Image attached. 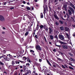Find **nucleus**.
<instances>
[{
	"mask_svg": "<svg viewBox=\"0 0 75 75\" xmlns=\"http://www.w3.org/2000/svg\"><path fill=\"white\" fill-rule=\"evenodd\" d=\"M70 5L71 6H72H72H74V5H73V4H72V3H70Z\"/></svg>",
	"mask_w": 75,
	"mask_h": 75,
	"instance_id": "680f3d73",
	"label": "nucleus"
},
{
	"mask_svg": "<svg viewBox=\"0 0 75 75\" xmlns=\"http://www.w3.org/2000/svg\"><path fill=\"white\" fill-rule=\"evenodd\" d=\"M43 17H44V16H43V14L42 13H40V18H43Z\"/></svg>",
	"mask_w": 75,
	"mask_h": 75,
	"instance_id": "6ab92c4d",
	"label": "nucleus"
},
{
	"mask_svg": "<svg viewBox=\"0 0 75 75\" xmlns=\"http://www.w3.org/2000/svg\"><path fill=\"white\" fill-rule=\"evenodd\" d=\"M69 9H70V10L71 11V10H72L73 9H73V8H72L71 7V6H70L69 8Z\"/></svg>",
	"mask_w": 75,
	"mask_h": 75,
	"instance_id": "79ce46f5",
	"label": "nucleus"
},
{
	"mask_svg": "<svg viewBox=\"0 0 75 75\" xmlns=\"http://www.w3.org/2000/svg\"><path fill=\"white\" fill-rule=\"evenodd\" d=\"M66 44H62L61 45H57V43H55V45L56 46V47H58L59 48H61L62 47L63 49L64 50H67L68 49V46Z\"/></svg>",
	"mask_w": 75,
	"mask_h": 75,
	"instance_id": "f257e3e1",
	"label": "nucleus"
},
{
	"mask_svg": "<svg viewBox=\"0 0 75 75\" xmlns=\"http://www.w3.org/2000/svg\"><path fill=\"white\" fill-rule=\"evenodd\" d=\"M37 34H39V35H41V32H39L38 31Z\"/></svg>",
	"mask_w": 75,
	"mask_h": 75,
	"instance_id": "58836bf2",
	"label": "nucleus"
},
{
	"mask_svg": "<svg viewBox=\"0 0 75 75\" xmlns=\"http://www.w3.org/2000/svg\"><path fill=\"white\" fill-rule=\"evenodd\" d=\"M27 61H28L30 60V59L28 57H27Z\"/></svg>",
	"mask_w": 75,
	"mask_h": 75,
	"instance_id": "0e129e2a",
	"label": "nucleus"
},
{
	"mask_svg": "<svg viewBox=\"0 0 75 75\" xmlns=\"http://www.w3.org/2000/svg\"><path fill=\"white\" fill-rule=\"evenodd\" d=\"M45 30L46 32H48V28H45Z\"/></svg>",
	"mask_w": 75,
	"mask_h": 75,
	"instance_id": "c9c22d12",
	"label": "nucleus"
},
{
	"mask_svg": "<svg viewBox=\"0 0 75 75\" xmlns=\"http://www.w3.org/2000/svg\"><path fill=\"white\" fill-rule=\"evenodd\" d=\"M36 48L38 50H39V51H41L42 50L41 47H40V46L38 45H36Z\"/></svg>",
	"mask_w": 75,
	"mask_h": 75,
	"instance_id": "423d86ee",
	"label": "nucleus"
},
{
	"mask_svg": "<svg viewBox=\"0 0 75 75\" xmlns=\"http://www.w3.org/2000/svg\"><path fill=\"white\" fill-rule=\"evenodd\" d=\"M60 29L62 31H64V27L63 26H61L60 27Z\"/></svg>",
	"mask_w": 75,
	"mask_h": 75,
	"instance_id": "dca6fc26",
	"label": "nucleus"
},
{
	"mask_svg": "<svg viewBox=\"0 0 75 75\" xmlns=\"http://www.w3.org/2000/svg\"><path fill=\"white\" fill-rule=\"evenodd\" d=\"M57 59L59 60V61H62L63 60L58 57L57 58Z\"/></svg>",
	"mask_w": 75,
	"mask_h": 75,
	"instance_id": "bb28decb",
	"label": "nucleus"
},
{
	"mask_svg": "<svg viewBox=\"0 0 75 75\" xmlns=\"http://www.w3.org/2000/svg\"><path fill=\"white\" fill-rule=\"evenodd\" d=\"M55 38L56 39V40H58V36L57 35H55L54 36Z\"/></svg>",
	"mask_w": 75,
	"mask_h": 75,
	"instance_id": "f704fd0d",
	"label": "nucleus"
},
{
	"mask_svg": "<svg viewBox=\"0 0 75 75\" xmlns=\"http://www.w3.org/2000/svg\"><path fill=\"white\" fill-rule=\"evenodd\" d=\"M38 24H37L36 28V30H38V29H39V25H38Z\"/></svg>",
	"mask_w": 75,
	"mask_h": 75,
	"instance_id": "4be33fe9",
	"label": "nucleus"
},
{
	"mask_svg": "<svg viewBox=\"0 0 75 75\" xmlns=\"http://www.w3.org/2000/svg\"><path fill=\"white\" fill-rule=\"evenodd\" d=\"M59 39L61 40H62L63 41H64V37L63 35H59Z\"/></svg>",
	"mask_w": 75,
	"mask_h": 75,
	"instance_id": "f03ea898",
	"label": "nucleus"
},
{
	"mask_svg": "<svg viewBox=\"0 0 75 75\" xmlns=\"http://www.w3.org/2000/svg\"><path fill=\"white\" fill-rule=\"evenodd\" d=\"M70 60H71V61H74V59H72V58H70Z\"/></svg>",
	"mask_w": 75,
	"mask_h": 75,
	"instance_id": "bf43d9fd",
	"label": "nucleus"
},
{
	"mask_svg": "<svg viewBox=\"0 0 75 75\" xmlns=\"http://www.w3.org/2000/svg\"><path fill=\"white\" fill-rule=\"evenodd\" d=\"M64 66L65 67H66V68H68V67L67 66L66 64H64Z\"/></svg>",
	"mask_w": 75,
	"mask_h": 75,
	"instance_id": "4d7b16f0",
	"label": "nucleus"
},
{
	"mask_svg": "<svg viewBox=\"0 0 75 75\" xmlns=\"http://www.w3.org/2000/svg\"><path fill=\"white\" fill-rule=\"evenodd\" d=\"M27 66H25L24 65H23V71L24 72H25V71H27V70H26V69H27Z\"/></svg>",
	"mask_w": 75,
	"mask_h": 75,
	"instance_id": "6e6552de",
	"label": "nucleus"
},
{
	"mask_svg": "<svg viewBox=\"0 0 75 75\" xmlns=\"http://www.w3.org/2000/svg\"><path fill=\"white\" fill-rule=\"evenodd\" d=\"M67 20H68V19L69 18V16L68 14H67Z\"/></svg>",
	"mask_w": 75,
	"mask_h": 75,
	"instance_id": "c03bdc74",
	"label": "nucleus"
},
{
	"mask_svg": "<svg viewBox=\"0 0 75 75\" xmlns=\"http://www.w3.org/2000/svg\"><path fill=\"white\" fill-rule=\"evenodd\" d=\"M53 16L54 17L55 19H57V20H59V18L57 15V13L55 12H54V13H53Z\"/></svg>",
	"mask_w": 75,
	"mask_h": 75,
	"instance_id": "20e7f679",
	"label": "nucleus"
},
{
	"mask_svg": "<svg viewBox=\"0 0 75 75\" xmlns=\"http://www.w3.org/2000/svg\"><path fill=\"white\" fill-rule=\"evenodd\" d=\"M59 22L60 24H64V22L63 21H62L61 20L59 21Z\"/></svg>",
	"mask_w": 75,
	"mask_h": 75,
	"instance_id": "7c9ffc66",
	"label": "nucleus"
},
{
	"mask_svg": "<svg viewBox=\"0 0 75 75\" xmlns=\"http://www.w3.org/2000/svg\"><path fill=\"white\" fill-rule=\"evenodd\" d=\"M72 7L73 8L74 10H75V6H74V5L72 6Z\"/></svg>",
	"mask_w": 75,
	"mask_h": 75,
	"instance_id": "13d9d810",
	"label": "nucleus"
},
{
	"mask_svg": "<svg viewBox=\"0 0 75 75\" xmlns=\"http://www.w3.org/2000/svg\"><path fill=\"white\" fill-rule=\"evenodd\" d=\"M55 24L56 25H57V26H58V25H59V23L57 22V21H56L55 22Z\"/></svg>",
	"mask_w": 75,
	"mask_h": 75,
	"instance_id": "c756f323",
	"label": "nucleus"
},
{
	"mask_svg": "<svg viewBox=\"0 0 75 75\" xmlns=\"http://www.w3.org/2000/svg\"><path fill=\"white\" fill-rule=\"evenodd\" d=\"M57 9L59 10V11H60L61 10V8L59 7H58L57 8Z\"/></svg>",
	"mask_w": 75,
	"mask_h": 75,
	"instance_id": "a19ab883",
	"label": "nucleus"
},
{
	"mask_svg": "<svg viewBox=\"0 0 75 75\" xmlns=\"http://www.w3.org/2000/svg\"><path fill=\"white\" fill-rule=\"evenodd\" d=\"M30 52H33V53H32V54H34V50H30Z\"/></svg>",
	"mask_w": 75,
	"mask_h": 75,
	"instance_id": "72a5a7b5",
	"label": "nucleus"
},
{
	"mask_svg": "<svg viewBox=\"0 0 75 75\" xmlns=\"http://www.w3.org/2000/svg\"><path fill=\"white\" fill-rule=\"evenodd\" d=\"M26 65H27L26 67H29V66L30 65V63H26Z\"/></svg>",
	"mask_w": 75,
	"mask_h": 75,
	"instance_id": "ea45409f",
	"label": "nucleus"
},
{
	"mask_svg": "<svg viewBox=\"0 0 75 75\" xmlns=\"http://www.w3.org/2000/svg\"><path fill=\"white\" fill-rule=\"evenodd\" d=\"M68 11L69 12V15H71V14H72V12H71V10H68Z\"/></svg>",
	"mask_w": 75,
	"mask_h": 75,
	"instance_id": "412c9836",
	"label": "nucleus"
},
{
	"mask_svg": "<svg viewBox=\"0 0 75 75\" xmlns=\"http://www.w3.org/2000/svg\"><path fill=\"white\" fill-rule=\"evenodd\" d=\"M0 20L1 21H4V16L1 15H0Z\"/></svg>",
	"mask_w": 75,
	"mask_h": 75,
	"instance_id": "0eeeda50",
	"label": "nucleus"
},
{
	"mask_svg": "<svg viewBox=\"0 0 75 75\" xmlns=\"http://www.w3.org/2000/svg\"><path fill=\"white\" fill-rule=\"evenodd\" d=\"M6 56H5L4 55H2L1 56V58H4H4H5V57H6Z\"/></svg>",
	"mask_w": 75,
	"mask_h": 75,
	"instance_id": "09e8293b",
	"label": "nucleus"
},
{
	"mask_svg": "<svg viewBox=\"0 0 75 75\" xmlns=\"http://www.w3.org/2000/svg\"><path fill=\"white\" fill-rule=\"evenodd\" d=\"M15 64V62H14V61L13 60L12 61V65H14Z\"/></svg>",
	"mask_w": 75,
	"mask_h": 75,
	"instance_id": "c85d7f7f",
	"label": "nucleus"
},
{
	"mask_svg": "<svg viewBox=\"0 0 75 75\" xmlns=\"http://www.w3.org/2000/svg\"><path fill=\"white\" fill-rule=\"evenodd\" d=\"M57 42H59L61 45L62 44H67V43L62 42L61 41H60V40H59L58 39L57 40Z\"/></svg>",
	"mask_w": 75,
	"mask_h": 75,
	"instance_id": "39448f33",
	"label": "nucleus"
},
{
	"mask_svg": "<svg viewBox=\"0 0 75 75\" xmlns=\"http://www.w3.org/2000/svg\"><path fill=\"white\" fill-rule=\"evenodd\" d=\"M43 8H44V10H43V13L44 14H45V13H46V11L47 10H48V7H47V6H45V7L44 6H43Z\"/></svg>",
	"mask_w": 75,
	"mask_h": 75,
	"instance_id": "7ed1b4c3",
	"label": "nucleus"
},
{
	"mask_svg": "<svg viewBox=\"0 0 75 75\" xmlns=\"http://www.w3.org/2000/svg\"><path fill=\"white\" fill-rule=\"evenodd\" d=\"M52 31H53V30H52V28H49V34H51Z\"/></svg>",
	"mask_w": 75,
	"mask_h": 75,
	"instance_id": "1a4fd4ad",
	"label": "nucleus"
},
{
	"mask_svg": "<svg viewBox=\"0 0 75 75\" xmlns=\"http://www.w3.org/2000/svg\"><path fill=\"white\" fill-rule=\"evenodd\" d=\"M44 38L45 41V42H47V39H46V38H45V37L44 36Z\"/></svg>",
	"mask_w": 75,
	"mask_h": 75,
	"instance_id": "37998d69",
	"label": "nucleus"
},
{
	"mask_svg": "<svg viewBox=\"0 0 75 75\" xmlns=\"http://www.w3.org/2000/svg\"><path fill=\"white\" fill-rule=\"evenodd\" d=\"M53 51L54 52H56V49H55V48H54L53 50Z\"/></svg>",
	"mask_w": 75,
	"mask_h": 75,
	"instance_id": "6e6d98bb",
	"label": "nucleus"
},
{
	"mask_svg": "<svg viewBox=\"0 0 75 75\" xmlns=\"http://www.w3.org/2000/svg\"><path fill=\"white\" fill-rule=\"evenodd\" d=\"M4 59L6 60V61H10V58L8 57H7L6 56H5V57L4 58Z\"/></svg>",
	"mask_w": 75,
	"mask_h": 75,
	"instance_id": "9b49d317",
	"label": "nucleus"
},
{
	"mask_svg": "<svg viewBox=\"0 0 75 75\" xmlns=\"http://www.w3.org/2000/svg\"><path fill=\"white\" fill-rule=\"evenodd\" d=\"M48 28V27H47V26L46 25H43V28H44V29L46 28Z\"/></svg>",
	"mask_w": 75,
	"mask_h": 75,
	"instance_id": "cd10ccee",
	"label": "nucleus"
},
{
	"mask_svg": "<svg viewBox=\"0 0 75 75\" xmlns=\"http://www.w3.org/2000/svg\"><path fill=\"white\" fill-rule=\"evenodd\" d=\"M59 1H58V0H54V3H55V5H57V4H58V2Z\"/></svg>",
	"mask_w": 75,
	"mask_h": 75,
	"instance_id": "ddd939ff",
	"label": "nucleus"
},
{
	"mask_svg": "<svg viewBox=\"0 0 75 75\" xmlns=\"http://www.w3.org/2000/svg\"><path fill=\"white\" fill-rule=\"evenodd\" d=\"M50 38L51 39V40H52L54 39V37H53V36L52 35H50Z\"/></svg>",
	"mask_w": 75,
	"mask_h": 75,
	"instance_id": "a878e982",
	"label": "nucleus"
},
{
	"mask_svg": "<svg viewBox=\"0 0 75 75\" xmlns=\"http://www.w3.org/2000/svg\"><path fill=\"white\" fill-rule=\"evenodd\" d=\"M69 69H72V70H73V69H74V68L72 67H71V66H69Z\"/></svg>",
	"mask_w": 75,
	"mask_h": 75,
	"instance_id": "4c0bfd02",
	"label": "nucleus"
},
{
	"mask_svg": "<svg viewBox=\"0 0 75 75\" xmlns=\"http://www.w3.org/2000/svg\"><path fill=\"white\" fill-rule=\"evenodd\" d=\"M65 30L66 31H69V28L67 27H65Z\"/></svg>",
	"mask_w": 75,
	"mask_h": 75,
	"instance_id": "2eb2a0df",
	"label": "nucleus"
},
{
	"mask_svg": "<svg viewBox=\"0 0 75 75\" xmlns=\"http://www.w3.org/2000/svg\"><path fill=\"white\" fill-rule=\"evenodd\" d=\"M26 29V28H23V31H25V29Z\"/></svg>",
	"mask_w": 75,
	"mask_h": 75,
	"instance_id": "e2e57ef3",
	"label": "nucleus"
},
{
	"mask_svg": "<svg viewBox=\"0 0 75 75\" xmlns=\"http://www.w3.org/2000/svg\"><path fill=\"white\" fill-rule=\"evenodd\" d=\"M35 65H36V66H38V65H39V64L36 63H35Z\"/></svg>",
	"mask_w": 75,
	"mask_h": 75,
	"instance_id": "603ef678",
	"label": "nucleus"
},
{
	"mask_svg": "<svg viewBox=\"0 0 75 75\" xmlns=\"http://www.w3.org/2000/svg\"><path fill=\"white\" fill-rule=\"evenodd\" d=\"M48 7H49V8L50 11H52V9L51 8V7H50V6L49 5L48 6Z\"/></svg>",
	"mask_w": 75,
	"mask_h": 75,
	"instance_id": "b1692460",
	"label": "nucleus"
},
{
	"mask_svg": "<svg viewBox=\"0 0 75 75\" xmlns=\"http://www.w3.org/2000/svg\"><path fill=\"white\" fill-rule=\"evenodd\" d=\"M28 28L26 29V30L25 31H31V26H28Z\"/></svg>",
	"mask_w": 75,
	"mask_h": 75,
	"instance_id": "f8f14e48",
	"label": "nucleus"
},
{
	"mask_svg": "<svg viewBox=\"0 0 75 75\" xmlns=\"http://www.w3.org/2000/svg\"><path fill=\"white\" fill-rule=\"evenodd\" d=\"M73 36H74V37H75V33H74L73 34Z\"/></svg>",
	"mask_w": 75,
	"mask_h": 75,
	"instance_id": "774afa93",
	"label": "nucleus"
},
{
	"mask_svg": "<svg viewBox=\"0 0 75 75\" xmlns=\"http://www.w3.org/2000/svg\"><path fill=\"white\" fill-rule=\"evenodd\" d=\"M39 27L40 28V29H42L43 28H44V25H40Z\"/></svg>",
	"mask_w": 75,
	"mask_h": 75,
	"instance_id": "5701e85b",
	"label": "nucleus"
},
{
	"mask_svg": "<svg viewBox=\"0 0 75 75\" xmlns=\"http://www.w3.org/2000/svg\"><path fill=\"white\" fill-rule=\"evenodd\" d=\"M15 62L16 63V64H20V62H18L17 61H15Z\"/></svg>",
	"mask_w": 75,
	"mask_h": 75,
	"instance_id": "2f4dec72",
	"label": "nucleus"
},
{
	"mask_svg": "<svg viewBox=\"0 0 75 75\" xmlns=\"http://www.w3.org/2000/svg\"><path fill=\"white\" fill-rule=\"evenodd\" d=\"M26 8L28 10H30V8L29 7L27 6Z\"/></svg>",
	"mask_w": 75,
	"mask_h": 75,
	"instance_id": "e433bc0d",
	"label": "nucleus"
},
{
	"mask_svg": "<svg viewBox=\"0 0 75 75\" xmlns=\"http://www.w3.org/2000/svg\"><path fill=\"white\" fill-rule=\"evenodd\" d=\"M47 62L48 64L50 65V66H51V63H50V62H49V61L48 60H47Z\"/></svg>",
	"mask_w": 75,
	"mask_h": 75,
	"instance_id": "393cba45",
	"label": "nucleus"
},
{
	"mask_svg": "<svg viewBox=\"0 0 75 75\" xmlns=\"http://www.w3.org/2000/svg\"><path fill=\"white\" fill-rule=\"evenodd\" d=\"M33 23L32 22L31 23V24L30 25V26H29V27H30V28H31V26H33Z\"/></svg>",
	"mask_w": 75,
	"mask_h": 75,
	"instance_id": "8fccbe9b",
	"label": "nucleus"
},
{
	"mask_svg": "<svg viewBox=\"0 0 75 75\" xmlns=\"http://www.w3.org/2000/svg\"><path fill=\"white\" fill-rule=\"evenodd\" d=\"M0 65H1V67H4V63H3L1 61H0Z\"/></svg>",
	"mask_w": 75,
	"mask_h": 75,
	"instance_id": "4468645a",
	"label": "nucleus"
},
{
	"mask_svg": "<svg viewBox=\"0 0 75 75\" xmlns=\"http://www.w3.org/2000/svg\"><path fill=\"white\" fill-rule=\"evenodd\" d=\"M71 12H72L73 13H74V9L71 10Z\"/></svg>",
	"mask_w": 75,
	"mask_h": 75,
	"instance_id": "052dcab7",
	"label": "nucleus"
},
{
	"mask_svg": "<svg viewBox=\"0 0 75 75\" xmlns=\"http://www.w3.org/2000/svg\"><path fill=\"white\" fill-rule=\"evenodd\" d=\"M14 75H17V72H14Z\"/></svg>",
	"mask_w": 75,
	"mask_h": 75,
	"instance_id": "de8ad7c7",
	"label": "nucleus"
},
{
	"mask_svg": "<svg viewBox=\"0 0 75 75\" xmlns=\"http://www.w3.org/2000/svg\"><path fill=\"white\" fill-rule=\"evenodd\" d=\"M62 68H66V67H65V66H64V65H62Z\"/></svg>",
	"mask_w": 75,
	"mask_h": 75,
	"instance_id": "5fc2aeb1",
	"label": "nucleus"
},
{
	"mask_svg": "<svg viewBox=\"0 0 75 75\" xmlns=\"http://www.w3.org/2000/svg\"><path fill=\"white\" fill-rule=\"evenodd\" d=\"M39 62H41L42 61V59H39Z\"/></svg>",
	"mask_w": 75,
	"mask_h": 75,
	"instance_id": "338daca9",
	"label": "nucleus"
},
{
	"mask_svg": "<svg viewBox=\"0 0 75 75\" xmlns=\"http://www.w3.org/2000/svg\"><path fill=\"white\" fill-rule=\"evenodd\" d=\"M27 73L28 74H31V70H29L27 71Z\"/></svg>",
	"mask_w": 75,
	"mask_h": 75,
	"instance_id": "aec40b11",
	"label": "nucleus"
},
{
	"mask_svg": "<svg viewBox=\"0 0 75 75\" xmlns=\"http://www.w3.org/2000/svg\"><path fill=\"white\" fill-rule=\"evenodd\" d=\"M46 67H43V71H46Z\"/></svg>",
	"mask_w": 75,
	"mask_h": 75,
	"instance_id": "a18cd8bd",
	"label": "nucleus"
},
{
	"mask_svg": "<svg viewBox=\"0 0 75 75\" xmlns=\"http://www.w3.org/2000/svg\"><path fill=\"white\" fill-rule=\"evenodd\" d=\"M26 33L25 34V36H27V35L29 34V32L28 31H26Z\"/></svg>",
	"mask_w": 75,
	"mask_h": 75,
	"instance_id": "a211bd4d",
	"label": "nucleus"
},
{
	"mask_svg": "<svg viewBox=\"0 0 75 75\" xmlns=\"http://www.w3.org/2000/svg\"><path fill=\"white\" fill-rule=\"evenodd\" d=\"M59 17H61L62 20H65V19L63 18V16H62L61 15V14H59Z\"/></svg>",
	"mask_w": 75,
	"mask_h": 75,
	"instance_id": "f3484780",
	"label": "nucleus"
},
{
	"mask_svg": "<svg viewBox=\"0 0 75 75\" xmlns=\"http://www.w3.org/2000/svg\"><path fill=\"white\" fill-rule=\"evenodd\" d=\"M19 62H21V63H22V64H25V62L24 61H22L21 60H19Z\"/></svg>",
	"mask_w": 75,
	"mask_h": 75,
	"instance_id": "473e14b6",
	"label": "nucleus"
},
{
	"mask_svg": "<svg viewBox=\"0 0 75 75\" xmlns=\"http://www.w3.org/2000/svg\"><path fill=\"white\" fill-rule=\"evenodd\" d=\"M6 2H4L2 3L3 5H6Z\"/></svg>",
	"mask_w": 75,
	"mask_h": 75,
	"instance_id": "864d4df0",
	"label": "nucleus"
},
{
	"mask_svg": "<svg viewBox=\"0 0 75 75\" xmlns=\"http://www.w3.org/2000/svg\"><path fill=\"white\" fill-rule=\"evenodd\" d=\"M19 68H23V66H19Z\"/></svg>",
	"mask_w": 75,
	"mask_h": 75,
	"instance_id": "69168bd1",
	"label": "nucleus"
},
{
	"mask_svg": "<svg viewBox=\"0 0 75 75\" xmlns=\"http://www.w3.org/2000/svg\"><path fill=\"white\" fill-rule=\"evenodd\" d=\"M13 72H14V71L12 70V72L10 73V75H12L13 74Z\"/></svg>",
	"mask_w": 75,
	"mask_h": 75,
	"instance_id": "49530a36",
	"label": "nucleus"
},
{
	"mask_svg": "<svg viewBox=\"0 0 75 75\" xmlns=\"http://www.w3.org/2000/svg\"><path fill=\"white\" fill-rule=\"evenodd\" d=\"M23 59L24 60H26V59H27V57H23Z\"/></svg>",
	"mask_w": 75,
	"mask_h": 75,
	"instance_id": "3c124183",
	"label": "nucleus"
},
{
	"mask_svg": "<svg viewBox=\"0 0 75 75\" xmlns=\"http://www.w3.org/2000/svg\"><path fill=\"white\" fill-rule=\"evenodd\" d=\"M63 7V8L64 9L65 11H67V5L66 4L64 5Z\"/></svg>",
	"mask_w": 75,
	"mask_h": 75,
	"instance_id": "9d476101",
	"label": "nucleus"
}]
</instances>
